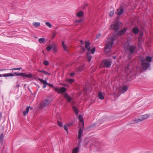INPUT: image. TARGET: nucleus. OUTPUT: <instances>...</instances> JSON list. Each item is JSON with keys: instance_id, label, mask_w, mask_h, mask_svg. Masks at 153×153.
Listing matches in <instances>:
<instances>
[{"instance_id": "obj_49", "label": "nucleus", "mask_w": 153, "mask_h": 153, "mask_svg": "<svg viewBox=\"0 0 153 153\" xmlns=\"http://www.w3.org/2000/svg\"><path fill=\"white\" fill-rule=\"evenodd\" d=\"M72 123H70V124H67L66 125L67 127H69L70 126H71V125H72Z\"/></svg>"}, {"instance_id": "obj_38", "label": "nucleus", "mask_w": 153, "mask_h": 153, "mask_svg": "<svg viewBox=\"0 0 153 153\" xmlns=\"http://www.w3.org/2000/svg\"><path fill=\"white\" fill-rule=\"evenodd\" d=\"M95 51V47H94L93 49L90 51H91V53L92 54H94Z\"/></svg>"}, {"instance_id": "obj_13", "label": "nucleus", "mask_w": 153, "mask_h": 153, "mask_svg": "<svg viewBox=\"0 0 153 153\" xmlns=\"http://www.w3.org/2000/svg\"><path fill=\"white\" fill-rule=\"evenodd\" d=\"M64 97L66 99L68 102H70L71 100V98L67 94L65 93L64 94Z\"/></svg>"}, {"instance_id": "obj_33", "label": "nucleus", "mask_w": 153, "mask_h": 153, "mask_svg": "<svg viewBox=\"0 0 153 153\" xmlns=\"http://www.w3.org/2000/svg\"><path fill=\"white\" fill-rule=\"evenodd\" d=\"M44 40L45 39L44 38H41L39 39V42L40 43H43Z\"/></svg>"}, {"instance_id": "obj_23", "label": "nucleus", "mask_w": 153, "mask_h": 153, "mask_svg": "<svg viewBox=\"0 0 153 153\" xmlns=\"http://www.w3.org/2000/svg\"><path fill=\"white\" fill-rule=\"evenodd\" d=\"M33 24L35 27H37L40 25V23L39 22H33Z\"/></svg>"}, {"instance_id": "obj_51", "label": "nucleus", "mask_w": 153, "mask_h": 153, "mask_svg": "<svg viewBox=\"0 0 153 153\" xmlns=\"http://www.w3.org/2000/svg\"><path fill=\"white\" fill-rule=\"evenodd\" d=\"M74 73H71L70 74V76H74Z\"/></svg>"}, {"instance_id": "obj_8", "label": "nucleus", "mask_w": 153, "mask_h": 153, "mask_svg": "<svg viewBox=\"0 0 153 153\" xmlns=\"http://www.w3.org/2000/svg\"><path fill=\"white\" fill-rule=\"evenodd\" d=\"M124 10L123 7L121 6L117 10L115 13L118 15H121L123 13Z\"/></svg>"}, {"instance_id": "obj_31", "label": "nucleus", "mask_w": 153, "mask_h": 153, "mask_svg": "<svg viewBox=\"0 0 153 153\" xmlns=\"http://www.w3.org/2000/svg\"><path fill=\"white\" fill-rule=\"evenodd\" d=\"M83 13L82 11H80L77 13V16L78 17H81L83 16Z\"/></svg>"}, {"instance_id": "obj_24", "label": "nucleus", "mask_w": 153, "mask_h": 153, "mask_svg": "<svg viewBox=\"0 0 153 153\" xmlns=\"http://www.w3.org/2000/svg\"><path fill=\"white\" fill-rule=\"evenodd\" d=\"M73 109L76 114L77 115L78 114V111L77 108L75 106H73Z\"/></svg>"}, {"instance_id": "obj_25", "label": "nucleus", "mask_w": 153, "mask_h": 153, "mask_svg": "<svg viewBox=\"0 0 153 153\" xmlns=\"http://www.w3.org/2000/svg\"><path fill=\"white\" fill-rule=\"evenodd\" d=\"M144 59L146 61H148V62H151L152 61V58L149 56H147Z\"/></svg>"}, {"instance_id": "obj_21", "label": "nucleus", "mask_w": 153, "mask_h": 153, "mask_svg": "<svg viewBox=\"0 0 153 153\" xmlns=\"http://www.w3.org/2000/svg\"><path fill=\"white\" fill-rule=\"evenodd\" d=\"M79 148L78 147H76L73 149L72 153H78Z\"/></svg>"}, {"instance_id": "obj_36", "label": "nucleus", "mask_w": 153, "mask_h": 153, "mask_svg": "<svg viewBox=\"0 0 153 153\" xmlns=\"http://www.w3.org/2000/svg\"><path fill=\"white\" fill-rule=\"evenodd\" d=\"M130 65V63H128V64L125 67V69L126 71H128L129 70V67Z\"/></svg>"}, {"instance_id": "obj_17", "label": "nucleus", "mask_w": 153, "mask_h": 153, "mask_svg": "<svg viewBox=\"0 0 153 153\" xmlns=\"http://www.w3.org/2000/svg\"><path fill=\"white\" fill-rule=\"evenodd\" d=\"M23 74L22 75V76H24L27 78H31L33 76H34V75H32L31 74H25V73H23Z\"/></svg>"}, {"instance_id": "obj_59", "label": "nucleus", "mask_w": 153, "mask_h": 153, "mask_svg": "<svg viewBox=\"0 0 153 153\" xmlns=\"http://www.w3.org/2000/svg\"><path fill=\"white\" fill-rule=\"evenodd\" d=\"M8 70V69H3V71H5V70Z\"/></svg>"}, {"instance_id": "obj_42", "label": "nucleus", "mask_w": 153, "mask_h": 153, "mask_svg": "<svg viewBox=\"0 0 153 153\" xmlns=\"http://www.w3.org/2000/svg\"><path fill=\"white\" fill-rule=\"evenodd\" d=\"M64 129L68 133V129L67 126L65 125H64L63 126Z\"/></svg>"}, {"instance_id": "obj_37", "label": "nucleus", "mask_w": 153, "mask_h": 153, "mask_svg": "<svg viewBox=\"0 0 153 153\" xmlns=\"http://www.w3.org/2000/svg\"><path fill=\"white\" fill-rule=\"evenodd\" d=\"M114 10H113V11H111L109 13V15L110 16H112L113 15H114Z\"/></svg>"}, {"instance_id": "obj_27", "label": "nucleus", "mask_w": 153, "mask_h": 153, "mask_svg": "<svg viewBox=\"0 0 153 153\" xmlns=\"http://www.w3.org/2000/svg\"><path fill=\"white\" fill-rule=\"evenodd\" d=\"M79 119V121L81 122H82L83 124V118L82 116L80 114H79L78 117Z\"/></svg>"}, {"instance_id": "obj_18", "label": "nucleus", "mask_w": 153, "mask_h": 153, "mask_svg": "<svg viewBox=\"0 0 153 153\" xmlns=\"http://www.w3.org/2000/svg\"><path fill=\"white\" fill-rule=\"evenodd\" d=\"M132 30L133 33L135 34H137L139 31V29L136 27H134L133 28Z\"/></svg>"}, {"instance_id": "obj_55", "label": "nucleus", "mask_w": 153, "mask_h": 153, "mask_svg": "<svg viewBox=\"0 0 153 153\" xmlns=\"http://www.w3.org/2000/svg\"><path fill=\"white\" fill-rule=\"evenodd\" d=\"M10 70H17V68H14L10 69Z\"/></svg>"}, {"instance_id": "obj_43", "label": "nucleus", "mask_w": 153, "mask_h": 153, "mask_svg": "<svg viewBox=\"0 0 153 153\" xmlns=\"http://www.w3.org/2000/svg\"><path fill=\"white\" fill-rule=\"evenodd\" d=\"M82 20L81 19L80 20H76L75 21V22L76 23H80L82 22Z\"/></svg>"}, {"instance_id": "obj_22", "label": "nucleus", "mask_w": 153, "mask_h": 153, "mask_svg": "<svg viewBox=\"0 0 153 153\" xmlns=\"http://www.w3.org/2000/svg\"><path fill=\"white\" fill-rule=\"evenodd\" d=\"M82 131L81 128H80L79 131L78 133V138L80 139L81 137V135L82 134Z\"/></svg>"}, {"instance_id": "obj_62", "label": "nucleus", "mask_w": 153, "mask_h": 153, "mask_svg": "<svg viewBox=\"0 0 153 153\" xmlns=\"http://www.w3.org/2000/svg\"><path fill=\"white\" fill-rule=\"evenodd\" d=\"M82 49L84 50L85 51V48L84 47H83L82 48Z\"/></svg>"}, {"instance_id": "obj_41", "label": "nucleus", "mask_w": 153, "mask_h": 153, "mask_svg": "<svg viewBox=\"0 0 153 153\" xmlns=\"http://www.w3.org/2000/svg\"><path fill=\"white\" fill-rule=\"evenodd\" d=\"M143 32H142V33H141L140 34L139 37V40H140V39H142V38L143 37Z\"/></svg>"}, {"instance_id": "obj_26", "label": "nucleus", "mask_w": 153, "mask_h": 153, "mask_svg": "<svg viewBox=\"0 0 153 153\" xmlns=\"http://www.w3.org/2000/svg\"><path fill=\"white\" fill-rule=\"evenodd\" d=\"M149 117V115L145 114L141 116L143 120H144Z\"/></svg>"}, {"instance_id": "obj_6", "label": "nucleus", "mask_w": 153, "mask_h": 153, "mask_svg": "<svg viewBox=\"0 0 153 153\" xmlns=\"http://www.w3.org/2000/svg\"><path fill=\"white\" fill-rule=\"evenodd\" d=\"M110 29L112 30H115V32L118 31L120 29L119 23H114L113 24L111 25Z\"/></svg>"}, {"instance_id": "obj_57", "label": "nucleus", "mask_w": 153, "mask_h": 153, "mask_svg": "<svg viewBox=\"0 0 153 153\" xmlns=\"http://www.w3.org/2000/svg\"><path fill=\"white\" fill-rule=\"evenodd\" d=\"M112 58L114 59H115L116 58V57L115 56H113Z\"/></svg>"}, {"instance_id": "obj_15", "label": "nucleus", "mask_w": 153, "mask_h": 153, "mask_svg": "<svg viewBox=\"0 0 153 153\" xmlns=\"http://www.w3.org/2000/svg\"><path fill=\"white\" fill-rule=\"evenodd\" d=\"M87 60H88V62H90L92 59L91 56V54L89 52H87Z\"/></svg>"}, {"instance_id": "obj_2", "label": "nucleus", "mask_w": 153, "mask_h": 153, "mask_svg": "<svg viewBox=\"0 0 153 153\" xmlns=\"http://www.w3.org/2000/svg\"><path fill=\"white\" fill-rule=\"evenodd\" d=\"M136 47L134 45L128 46L126 49L127 51L128 54V58L130 59L132 56V54L134 52L135 50L136 49Z\"/></svg>"}, {"instance_id": "obj_39", "label": "nucleus", "mask_w": 153, "mask_h": 153, "mask_svg": "<svg viewBox=\"0 0 153 153\" xmlns=\"http://www.w3.org/2000/svg\"><path fill=\"white\" fill-rule=\"evenodd\" d=\"M43 64L45 65H49V62L45 60Z\"/></svg>"}, {"instance_id": "obj_35", "label": "nucleus", "mask_w": 153, "mask_h": 153, "mask_svg": "<svg viewBox=\"0 0 153 153\" xmlns=\"http://www.w3.org/2000/svg\"><path fill=\"white\" fill-rule=\"evenodd\" d=\"M46 25L49 28H51L52 27V25L51 23H50L49 22H46L45 23Z\"/></svg>"}, {"instance_id": "obj_20", "label": "nucleus", "mask_w": 153, "mask_h": 153, "mask_svg": "<svg viewBox=\"0 0 153 153\" xmlns=\"http://www.w3.org/2000/svg\"><path fill=\"white\" fill-rule=\"evenodd\" d=\"M29 106L27 107L26 108L25 111L23 112V114L24 116H25L28 113L29 110Z\"/></svg>"}, {"instance_id": "obj_7", "label": "nucleus", "mask_w": 153, "mask_h": 153, "mask_svg": "<svg viewBox=\"0 0 153 153\" xmlns=\"http://www.w3.org/2000/svg\"><path fill=\"white\" fill-rule=\"evenodd\" d=\"M66 88L64 87H62L60 89L57 87H55L54 88V90L58 93L65 92L66 91Z\"/></svg>"}, {"instance_id": "obj_40", "label": "nucleus", "mask_w": 153, "mask_h": 153, "mask_svg": "<svg viewBox=\"0 0 153 153\" xmlns=\"http://www.w3.org/2000/svg\"><path fill=\"white\" fill-rule=\"evenodd\" d=\"M58 125L60 127H62V123L58 121Z\"/></svg>"}, {"instance_id": "obj_44", "label": "nucleus", "mask_w": 153, "mask_h": 153, "mask_svg": "<svg viewBox=\"0 0 153 153\" xmlns=\"http://www.w3.org/2000/svg\"><path fill=\"white\" fill-rule=\"evenodd\" d=\"M51 48H50V47L49 46H48L46 48V49H47V51H51Z\"/></svg>"}, {"instance_id": "obj_50", "label": "nucleus", "mask_w": 153, "mask_h": 153, "mask_svg": "<svg viewBox=\"0 0 153 153\" xmlns=\"http://www.w3.org/2000/svg\"><path fill=\"white\" fill-rule=\"evenodd\" d=\"M48 85H49V86H51L52 87H53V86L52 84H50L48 83Z\"/></svg>"}, {"instance_id": "obj_56", "label": "nucleus", "mask_w": 153, "mask_h": 153, "mask_svg": "<svg viewBox=\"0 0 153 153\" xmlns=\"http://www.w3.org/2000/svg\"><path fill=\"white\" fill-rule=\"evenodd\" d=\"M80 42L82 43V45H83V41L82 40H80Z\"/></svg>"}, {"instance_id": "obj_60", "label": "nucleus", "mask_w": 153, "mask_h": 153, "mask_svg": "<svg viewBox=\"0 0 153 153\" xmlns=\"http://www.w3.org/2000/svg\"><path fill=\"white\" fill-rule=\"evenodd\" d=\"M3 71V69H0V71Z\"/></svg>"}, {"instance_id": "obj_58", "label": "nucleus", "mask_w": 153, "mask_h": 153, "mask_svg": "<svg viewBox=\"0 0 153 153\" xmlns=\"http://www.w3.org/2000/svg\"><path fill=\"white\" fill-rule=\"evenodd\" d=\"M2 117V114L1 112H0V118L1 117Z\"/></svg>"}, {"instance_id": "obj_34", "label": "nucleus", "mask_w": 153, "mask_h": 153, "mask_svg": "<svg viewBox=\"0 0 153 153\" xmlns=\"http://www.w3.org/2000/svg\"><path fill=\"white\" fill-rule=\"evenodd\" d=\"M14 74L16 76H22L23 74V73H19L17 72H15Z\"/></svg>"}, {"instance_id": "obj_16", "label": "nucleus", "mask_w": 153, "mask_h": 153, "mask_svg": "<svg viewBox=\"0 0 153 153\" xmlns=\"http://www.w3.org/2000/svg\"><path fill=\"white\" fill-rule=\"evenodd\" d=\"M38 71L39 72L42 73L45 75H51L50 73H48L47 71L44 70H38Z\"/></svg>"}, {"instance_id": "obj_12", "label": "nucleus", "mask_w": 153, "mask_h": 153, "mask_svg": "<svg viewBox=\"0 0 153 153\" xmlns=\"http://www.w3.org/2000/svg\"><path fill=\"white\" fill-rule=\"evenodd\" d=\"M14 76V75L11 73H9L7 74H3V75H2L1 74H0V77H2L3 76V77H6V76Z\"/></svg>"}, {"instance_id": "obj_10", "label": "nucleus", "mask_w": 153, "mask_h": 153, "mask_svg": "<svg viewBox=\"0 0 153 153\" xmlns=\"http://www.w3.org/2000/svg\"><path fill=\"white\" fill-rule=\"evenodd\" d=\"M90 43L88 41H85V48L89 51L91 50V48L90 47Z\"/></svg>"}, {"instance_id": "obj_14", "label": "nucleus", "mask_w": 153, "mask_h": 153, "mask_svg": "<svg viewBox=\"0 0 153 153\" xmlns=\"http://www.w3.org/2000/svg\"><path fill=\"white\" fill-rule=\"evenodd\" d=\"M49 46H50L51 48L53 49L54 51L56 52V46L54 43H53L52 44L50 45Z\"/></svg>"}, {"instance_id": "obj_19", "label": "nucleus", "mask_w": 153, "mask_h": 153, "mask_svg": "<svg viewBox=\"0 0 153 153\" xmlns=\"http://www.w3.org/2000/svg\"><path fill=\"white\" fill-rule=\"evenodd\" d=\"M98 97L99 99L102 100L104 99V97L101 92H99L98 94Z\"/></svg>"}, {"instance_id": "obj_5", "label": "nucleus", "mask_w": 153, "mask_h": 153, "mask_svg": "<svg viewBox=\"0 0 153 153\" xmlns=\"http://www.w3.org/2000/svg\"><path fill=\"white\" fill-rule=\"evenodd\" d=\"M141 61L143 68L145 70L147 69L150 65V63L146 61L144 58L141 59Z\"/></svg>"}, {"instance_id": "obj_29", "label": "nucleus", "mask_w": 153, "mask_h": 153, "mask_svg": "<svg viewBox=\"0 0 153 153\" xmlns=\"http://www.w3.org/2000/svg\"><path fill=\"white\" fill-rule=\"evenodd\" d=\"M83 69V66H81L76 68V71L78 72L81 71Z\"/></svg>"}, {"instance_id": "obj_30", "label": "nucleus", "mask_w": 153, "mask_h": 153, "mask_svg": "<svg viewBox=\"0 0 153 153\" xmlns=\"http://www.w3.org/2000/svg\"><path fill=\"white\" fill-rule=\"evenodd\" d=\"M74 80H75L74 79H68L67 80V81L68 82V83H69L70 84H71V83H72L74 81Z\"/></svg>"}, {"instance_id": "obj_52", "label": "nucleus", "mask_w": 153, "mask_h": 153, "mask_svg": "<svg viewBox=\"0 0 153 153\" xmlns=\"http://www.w3.org/2000/svg\"><path fill=\"white\" fill-rule=\"evenodd\" d=\"M3 138V134H1V136H0V138L1 139V138Z\"/></svg>"}, {"instance_id": "obj_9", "label": "nucleus", "mask_w": 153, "mask_h": 153, "mask_svg": "<svg viewBox=\"0 0 153 153\" xmlns=\"http://www.w3.org/2000/svg\"><path fill=\"white\" fill-rule=\"evenodd\" d=\"M128 87L127 85H124L123 86L121 89H120L119 90V93L121 92L123 94L125 93L128 90Z\"/></svg>"}, {"instance_id": "obj_4", "label": "nucleus", "mask_w": 153, "mask_h": 153, "mask_svg": "<svg viewBox=\"0 0 153 153\" xmlns=\"http://www.w3.org/2000/svg\"><path fill=\"white\" fill-rule=\"evenodd\" d=\"M50 100L45 99L42 101L39 105V108L40 109H42L45 107L47 106L49 104Z\"/></svg>"}, {"instance_id": "obj_32", "label": "nucleus", "mask_w": 153, "mask_h": 153, "mask_svg": "<svg viewBox=\"0 0 153 153\" xmlns=\"http://www.w3.org/2000/svg\"><path fill=\"white\" fill-rule=\"evenodd\" d=\"M142 121H143V120H142V118L140 117V118L138 119L137 120H135V122L136 123H137L141 122Z\"/></svg>"}, {"instance_id": "obj_1", "label": "nucleus", "mask_w": 153, "mask_h": 153, "mask_svg": "<svg viewBox=\"0 0 153 153\" xmlns=\"http://www.w3.org/2000/svg\"><path fill=\"white\" fill-rule=\"evenodd\" d=\"M114 37L110 36L107 38L106 43L105 44L104 51L105 53H108L112 47V45L115 40Z\"/></svg>"}, {"instance_id": "obj_46", "label": "nucleus", "mask_w": 153, "mask_h": 153, "mask_svg": "<svg viewBox=\"0 0 153 153\" xmlns=\"http://www.w3.org/2000/svg\"><path fill=\"white\" fill-rule=\"evenodd\" d=\"M16 84H17V85L16 86V87L17 88H19V81H17V82H16Z\"/></svg>"}, {"instance_id": "obj_54", "label": "nucleus", "mask_w": 153, "mask_h": 153, "mask_svg": "<svg viewBox=\"0 0 153 153\" xmlns=\"http://www.w3.org/2000/svg\"><path fill=\"white\" fill-rule=\"evenodd\" d=\"M22 69V68H17V70H21Z\"/></svg>"}, {"instance_id": "obj_45", "label": "nucleus", "mask_w": 153, "mask_h": 153, "mask_svg": "<svg viewBox=\"0 0 153 153\" xmlns=\"http://www.w3.org/2000/svg\"><path fill=\"white\" fill-rule=\"evenodd\" d=\"M101 36V34H99L97 35V36L96 37V38L97 39H98Z\"/></svg>"}, {"instance_id": "obj_28", "label": "nucleus", "mask_w": 153, "mask_h": 153, "mask_svg": "<svg viewBox=\"0 0 153 153\" xmlns=\"http://www.w3.org/2000/svg\"><path fill=\"white\" fill-rule=\"evenodd\" d=\"M62 46L64 49V50L65 51H67V47L64 44V42L63 41L62 42Z\"/></svg>"}, {"instance_id": "obj_47", "label": "nucleus", "mask_w": 153, "mask_h": 153, "mask_svg": "<svg viewBox=\"0 0 153 153\" xmlns=\"http://www.w3.org/2000/svg\"><path fill=\"white\" fill-rule=\"evenodd\" d=\"M48 83H45V84H44L43 86V88H45L46 87V85H48Z\"/></svg>"}, {"instance_id": "obj_48", "label": "nucleus", "mask_w": 153, "mask_h": 153, "mask_svg": "<svg viewBox=\"0 0 153 153\" xmlns=\"http://www.w3.org/2000/svg\"><path fill=\"white\" fill-rule=\"evenodd\" d=\"M38 79L42 83L43 82H44V80L43 79H40V78H39Z\"/></svg>"}, {"instance_id": "obj_11", "label": "nucleus", "mask_w": 153, "mask_h": 153, "mask_svg": "<svg viewBox=\"0 0 153 153\" xmlns=\"http://www.w3.org/2000/svg\"><path fill=\"white\" fill-rule=\"evenodd\" d=\"M126 29L125 28L123 29L121 31L118 32V35L119 36H121L124 34L126 31Z\"/></svg>"}, {"instance_id": "obj_3", "label": "nucleus", "mask_w": 153, "mask_h": 153, "mask_svg": "<svg viewBox=\"0 0 153 153\" xmlns=\"http://www.w3.org/2000/svg\"><path fill=\"white\" fill-rule=\"evenodd\" d=\"M112 63L111 60H109L108 59H104L102 62V63L104 67L109 68Z\"/></svg>"}, {"instance_id": "obj_61", "label": "nucleus", "mask_w": 153, "mask_h": 153, "mask_svg": "<svg viewBox=\"0 0 153 153\" xmlns=\"http://www.w3.org/2000/svg\"><path fill=\"white\" fill-rule=\"evenodd\" d=\"M2 82V81L1 80H0V83Z\"/></svg>"}, {"instance_id": "obj_53", "label": "nucleus", "mask_w": 153, "mask_h": 153, "mask_svg": "<svg viewBox=\"0 0 153 153\" xmlns=\"http://www.w3.org/2000/svg\"><path fill=\"white\" fill-rule=\"evenodd\" d=\"M42 83L44 84L47 83H48L47 82H46V80H44V82H43Z\"/></svg>"}]
</instances>
